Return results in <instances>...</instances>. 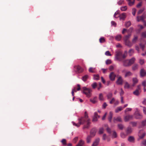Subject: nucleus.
I'll use <instances>...</instances> for the list:
<instances>
[{
    "instance_id": "nucleus-32",
    "label": "nucleus",
    "mask_w": 146,
    "mask_h": 146,
    "mask_svg": "<svg viewBox=\"0 0 146 146\" xmlns=\"http://www.w3.org/2000/svg\"><path fill=\"white\" fill-rule=\"evenodd\" d=\"M138 39V37L136 36H135L134 38L132 40V42L133 43H135L137 41Z\"/></svg>"
},
{
    "instance_id": "nucleus-47",
    "label": "nucleus",
    "mask_w": 146,
    "mask_h": 146,
    "mask_svg": "<svg viewBox=\"0 0 146 146\" xmlns=\"http://www.w3.org/2000/svg\"><path fill=\"white\" fill-rule=\"evenodd\" d=\"M138 67V65L137 64H135L132 67V69L133 70L137 69Z\"/></svg>"
},
{
    "instance_id": "nucleus-2",
    "label": "nucleus",
    "mask_w": 146,
    "mask_h": 146,
    "mask_svg": "<svg viewBox=\"0 0 146 146\" xmlns=\"http://www.w3.org/2000/svg\"><path fill=\"white\" fill-rule=\"evenodd\" d=\"M135 60L134 58H133L130 60H126L123 61V65L124 66L127 67L131 66L133 64Z\"/></svg>"
},
{
    "instance_id": "nucleus-28",
    "label": "nucleus",
    "mask_w": 146,
    "mask_h": 146,
    "mask_svg": "<svg viewBox=\"0 0 146 146\" xmlns=\"http://www.w3.org/2000/svg\"><path fill=\"white\" fill-rule=\"evenodd\" d=\"M84 141L81 140L79 141L78 144L76 145V146H82L84 144Z\"/></svg>"
},
{
    "instance_id": "nucleus-27",
    "label": "nucleus",
    "mask_w": 146,
    "mask_h": 146,
    "mask_svg": "<svg viewBox=\"0 0 146 146\" xmlns=\"http://www.w3.org/2000/svg\"><path fill=\"white\" fill-rule=\"evenodd\" d=\"M89 71L92 73H95L96 72V69L95 68L90 67L89 69Z\"/></svg>"
},
{
    "instance_id": "nucleus-36",
    "label": "nucleus",
    "mask_w": 146,
    "mask_h": 146,
    "mask_svg": "<svg viewBox=\"0 0 146 146\" xmlns=\"http://www.w3.org/2000/svg\"><path fill=\"white\" fill-rule=\"evenodd\" d=\"M115 38L117 40H120L121 38V35H117L115 37Z\"/></svg>"
},
{
    "instance_id": "nucleus-31",
    "label": "nucleus",
    "mask_w": 146,
    "mask_h": 146,
    "mask_svg": "<svg viewBox=\"0 0 146 146\" xmlns=\"http://www.w3.org/2000/svg\"><path fill=\"white\" fill-rule=\"evenodd\" d=\"M128 135L127 134L123 132H121L120 133L121 137L122 138H125L126 137V136Z\"/></svg>"
},
{
    "instance_id": "nucleus-46",
    "label": "nucleus",
    "mask_w": 146,
    "mask_h": 146,
    "mask_svg": "<svg viewBox=\"0 0 146 146\" xmlns=\"http://www.w3.org/2000/svg\"><path fill=\"white\" fill-rule=\"evenodd\" d=\"M133 84H134L133 85V86H134L135 84L137 82L138 80L136 78H133Z\"/></svg>"
},
{
    "instance_id": "nucleus-12",
    "label": "nucleus",
    "mask_w": 146,
    "mask_h": 146,
    "mask_svg": "<svg viewBox=\"0 0 146 146\" xmlns=\"http://www.w3.org/2000/svg\"><path fill=\"white\" fill-rule=\"evenodd\" d=\"M113 121L114 123L116 121L118 122H122V118L120 116H118L117 117H114L113 119Z\"/></svg>"
},
{
    "instance_id": "nucleus-59",
    "label": "nucleus",
    "mask_w": 146,
    "mask_h": 146,
    "mask_svg": "<svg viewBox=\"0 0 146 146\" xmlns=\"http://www.w3.org/2000/svg\"><path fill=\"white\" fill-rule=\"evenodd\" d=\"M124 3V1L123 0H120L118 2V4L119 5H121Z\"/></svg>"
},
{
    "instance_id": "nucleus-26",
    "label": "nucleus",
    "mask_w": 146,
    "mask_h": 146,
    "mask_svg": "<svg viewBox=\"0 0 146 146\" xmlns=\"http://www.w3.org/2000/svg\"><path fill=\"white\" fill-rule=\"evenodd\" d=\"M123 109L122 107L120 106L117 108L115 110V112L116 113H118L119 111H121Z\"/></svg>"
},
{
    "instance_id": "nucleus-3",
    "label": "nucleus",
    "mask_w": 146,
    "mask_h": 146,
    "mask_svg": "<svg viewBox=\"0 0 146 146\" xmlns=\"http://www.w3.org/2000/svg\"><path fill=\"white\" fill-rule=\"evenodd\" d=\"M83 93L86 95L87 97H90L91 96L92 90L86 87H83Z\"/></svg>"
},
{
    "instance_id": "nucleus-16",
    "label": "nucleus",
    "mask_w": 146,
    "mask_h": 146,
    "mask_svg": "<svg viewBox=\"0 0 146 146\" xmlns=\"http://www.w3.org/2000/svg\"><path fill=\"white\" fill-rule=\"evenodd\" d=\"M140 74L141 77H143L146 75V72L143 68H142L141 70Z\"/></svg>"
},
{
    "instance_id": "nucleus-53",
    "label": "nucleus",
    "mask_w": 146,
    "mask_h": 146,
    "mask_svg": "<svg viewBox=\"0 0 146 146\" xmlns=\"http://www.w3.org/2000/svg\"><path fill=\"white\" fill-rule=\"evenodd\" d=\"M141 36L143 38L146 37V31L143 32L142 33Z\"/></svg>"
},
{
    "instance_id": "nucleus-54",
    "label": "nucleus",
    "mask_w": 146,
    "mask_h": 146,
    "mask_svg": "<svg viewBox=\"0 0 146 146\" xmlns=\"http://www.w3.org/2000/svg\"><path fill=\"white\" fill-rule=\"evenodd\" d=\"M105 54L107 56H111V54L108 51H106L105 53Z\"/></svg>"
},
{
    "instance_id": "nucleus-42",
    "label": "nucleus",
    "mask_w": 146,
    "mask_h": 146,
    "mask_svg": "<svg viewBox=\"0 0 146 146\" xmlns=\"http://www.w3.org/2000/svg\"><path fill=\"white\" fill-rule=\"evenodd\" d=\"M130 87V85L127 82H126L125 83L124 88H129Z\"/></svg>"
},
{
    "instance_id": "nucleus-29",
    "label": "nucleus",
    "mask_w": 146,
    "mask_h": 146,
    "mask_svg": "<svg viewBox=\"0 0 146 146\" xmlns=\"http://www.w3.org/2000/svg\"><path fill=\"white\" fill-rule=\"evenodd\" d=\"M132 75V73L130 71H128L125 73V77L130 76Z\"/></svg>"
},
{
    "instance_id": "nucleus-63",
    "label": "nucleus",
    "mask_w": 146,
    "mask_h": 146,
    "mask_svg": "<svg viewBox=\"0 0 146 146\" xmlns=\"http://www.w3.org/2000/svg\"><path fill=\"white\" fill-rule=\"evenodd\" d=\"M135 48L136 50H137L138 52H139V46L137 45H136L135 46Z\"/></svg>"
},
{
    "instance_id": "nucleus-18",
    "label": "nucleus",
    "mask_w": 146,
    "mask_h": 146,
    "mask_svg": "<svg viewBox=\"0 0 146 146\" xmlns=\"http://www.w3.org/2000/svg\"><path fill=\"white\" fill-rule=\"evenodd\" d=\"M131 36V34H129L127 35H125L124 36L123 38V39L124 40V42L128 41L129 40V39L130 37Z\"/></svg>"
},
{
    "instance_id": "nucleus-24",
    "label": "nucleus",
    "mask_w": 146,
    "mask_h": 146,
    "mask_svg": "<svg viewBox=\"0 0 146 146\" xmlns=\"http://www.w3.org/2000/svg\"><path fill=\"white\" fill-rule=\"evenodd\" d=\"M113 116V113L111 111H110L109 113V115L108 118V119L110 122H111V119Z\"/></svg>"
},
{
    "instance_id": "nucleus-51",
    "label": "nucleus",
    "mask_w": 146,
    "mask_h": 146,
    "mask_svg": "<svg viewBox=\"0 0 146 146\" xmlns=\"http://www.w3.org/2000/svg\"><path fill=\"white\" fill-rule=\"evenodd\" d=\"M142 126H144L146 125V119L143 121L141 122Z\"/></svg>"
},
{
    "instance_id": "nucleus-15",
    "label": "nucleus",
    "mask_w": 146,
    "mask_h": 146,
    "mask_svg": "<svg viewBox=\"0 0 146 146\" xmlns=\"http://www.w3.org/2000/svg\"><path fill=\"white\" fill-rule=\"evenodd\" d=\"M100 140V139L99 138L96 139L92 144V146H97Z\"/></svg>"
},
{
    "instance_id": "nucleus-37",
    "label": "nucleus",
    "mask_w": 146,
    "mask_h": 146,
    "mask_svg": "<svg viewBox=\"0 0 146 146\" xmlns=\"http://www.w3.org/2000/svg\"><path fill=\"white\" fill-rule=\"evenodd\" d=\"M94 78L95 80H98L99 79V76L98 75H94Z\"/></svg>"
},
{
    "instance_id": "nucleus-11",
    "label": "nucleus",
    "mask_w": 146,
    "mask_h": 146,
    "mask_svg": "<svg viewBox=\"0 0 146 146\" xmlns=\"http://www.w3.org/2000/svg\"><path fill=\"white\" fill-rule=\"evenodd\" d=\"M96 131L97 129L96 128H93L91 130L90 135L92 137H94L95 135Z\"/></svg>"
},
{
    "instance_id": "nucleus-56",
    "label": "nucleus",
    "mask_w": 146,
    "mask_h": 146,
    "mask_svg": "<svg viewBox=\"0 0 146 146\" xmlns=\"http://www.w3.org/2000/svg\"><path fill=\"white\" fill-rule=\"evenodd\" d=\"M113 137V138H116L117 137V134L116 132L114 131L113 132L112 135Z\"/></svg>"
},
{
    "instance_id": "nucleus-52",
    "label": "nucleus",
    "mask_w": 146,
    "mask_h": 146,
    "mask_svg": "<svg viewBox=\"0 0 146 146\" xmlns=\"http://www.w3.org/2000/svg\"><path fill=\"white\" fill-rule=\"evenodd\" d=\"M140 47L142 48V50H143L145 48V45L141 43L139 44Z\"/></svg>"
},
{
    "instance_id": "nucleus-23",
    "label": "nucleus",
    "mask_w": 146,
    "mask_h": 146,
    "mask_svg": "<svg viewBox=\"0 0 146 146\" xmlns=\"http://www.w3.org/2000/svg\"><path fill=\"white\" fill-rule=\"evenodd\" d=\"M97 97H94L93 99H91L90 100V101L93 104L96 103L97 101Z\"/></svg>"
},
{
    "instance_id": "nucleus-39",
    "label": "nucleus",
    "mask_w": 146,
    "mask_h": 146,
    "mask_svg": "<svg viewBox=\"0 0 146 146\" xmlns=\"http://www.w3.org/2000/svg\"><path fill=\"white\" fill-rule=\"evenodd\" d=\"M134 51L133 49H130L129 51V53L130 56H131L133 53Z\"/></svg>"
},
{
    "instance_id": "nucleus-33",
    "label": "nucleus",
    "mask_w": 146,
    "mask_h": 146,
    "mask_svg": "<svg viewBox=\"0 0 146 146\" xmlns=\"http://www.w3.org/2000/svg\"><path fill=\"white\" fill-rule=\"evenodd\" d=\"M89 76L88 75H86L83 76L82 77V80L84 82L86 81Z\"/></svg>"
},
{
    "instance_id": "nucleus-43",
    "label": "nucleus",
    "mask_w": 146,
    "mask_h": 146,
    "mask_svg": "<svg viewBox=\"0 0 146 146\" xmlns=\"http://www.w3.org/2000/svg\"><path fill=\"white\" fill-rule=\"evenodd\" d=\"M127 51H125L123 54L122 58L123 59L125 58L127 56Z\"/></svg>"
},
{
    "instance_id": "nucleus-1",
    "label": "nucleus",
    "mask_w": 146,
    "mask_h": 146,
    "mask_svg": "<svg viewBox=\"0 0 146 146\" xmlns=\"http://www.w3.org/2000/svg\"><path fill=\"white\" fill-rule=\"evenodd\" d=\"M78 123H76L74 122H72L73 125L77 127H79L81 124H83L86 123L87 124L84 125L83 129L88 128L91 123L90 120L88 118V114L87 112L85 111L84 113V115L83 117L78 119Z\"/></svg>"
},
{
    "instance_id": "nucleus-61",
    "label": "nucleus",
    "mask_w": 146,
    "mask_h": 146,
    "mask_svg": "<svg viewBox=\"0 0 146 146\" xmlns=\"http://www.w3.org/2000/svg\"><path fill=\"white\" fill-rule=\"evenodd\" d=\"M115 101V99L114 98H112L110 102V103L111 104L113 103Z\"/></svg>"
},
{
    "instance_id": "nucleus-7",
    "label": "nucleus",
    "mask_w": 146,
    "mask_h": 146,
    "mask_svg": "<svg viewBox=\"0 0 146 146\" xmlns=\"http://www.w3.org/2000/svg\"><path fill=\"white\" fill-rule=\"evenodd\" d=\"M141 92L140 86L138 85L137 88L133 92V94L134 95L138 96L139 95Z\"/></svg>"
},
{
    "instance_id": "nucleus-48",
    "label": "nucleus",
    "mask_w": 146,
    "mask_h": 146,
    "mask_svg": "<svg viewBox=\"0 0 146 146\" xmlns=\"http://www.w3.org/2000/svg\"><path fill=\"white\" fill-rule=\"evenodd\" d=\"M61 142L63 145H66V140L65 139H63Z\"/></svg>"
},
{
    "instance_id": "nucleus-30",
    "label": "nucleus",
    "mask_w": 146,
    "mask_h": 146,
    "mask_svg": "<svg viewBox=\"0 0 146 146\" xmlns=\"http://www.w3.org/2000/svg\"><path fill=\"white\" fill-rule=\"evenodd\" d=\"M118 128L122 130L124 128V125L122 124H119L117 125Z\"/></svg>"
},
{
    "instance_id": "nucleus-38",
    "label": "nucleus",
    "mask_w": 146,
    "mask_h": 146,
    "mask_svg": "<svg viewBox=\"0 0 146 146\" xmlns=\"http://www.w3.org/2000/svg\"><path fill=\"white\" fill-rule=\"evenodd\" d=\"M99 99L100 100H104L103 94L102 93L99 94Z\"/></svg>"
},
{
    "instance_id": "nucleus-49",
    "label": "nucleus",
    "mask_w": 146,
    "mask_h": 146,
    "mask_svg": "<svg viewBox=\"0 0 146 146\" xmlns=\"http://www.w3.org/2000/svg\"><path fill=\"white\" fill-rule=\"evenodd\" d=\"M92 88L95 89L97 86V84L96 82H94L92 84Z\"/></svg>"
},
{
    "instance_id": "nucleus-22",
    "label": "nucleus",
    "mask_w": 146,
    "mask_h": 146,
    "mask_svg": "<svg viewBox=\"0 0 146 146\" xmlns=\"http://www.w3.org/2000/svg\"><path fill=\"white\" fill-rule=\"evenodd\" d=\"M90 135H88L86 138V142L87 143H90L91 142V138L92 137Z\"/></svg>"
},
{
    "instance_id": "nucleus-5",
    "label": "nucleus",
    "mask_w": 146,
    "mask_h": 146,
    "mask_svg": "<svg viewBox=\"0 0 146 146\" xmlns=\"http://www.w3.org/2000/svg\"><path fill=\"white\" fill-rule=\"evenodd\" d=\"M122 53L120 51H119L116 54L115 58L116 59L119 61H122L123 58H122Z\"/></svg>"
},
{
    "instance_id": "nucleus-20",
    "label": "nucleus",
    "mask_w": 146,
    "mask_h": 146,
    "mask_svg": "<svg viewBox=\"0 0 146 146\" xmlns=\"http://www.w3.org/2000/svg\"><path fill=\"white\" fill-rule=\"evenodd\" d=\"M124 42L125 44L129 47H130L132 46L133 45V44L129 40Z\"/></svg>"
},
{
    "instance_id": "nucleus-64",
    "label": "nucleus",
    "mask_w": 146,
    "mask_h": 146,
    "mask_svg": "<svg viewBox=\"0 0 146 146\" xmlns=\"http://www.w3.org/2000/svg\"><path fill=\"white\" fill-rule=\"evenodd\" d=\"M143 111L144 114L146 115V108L145 107H143Z\"/></svg>"
},
{
    "instance_id": "nucleus-40",
    "label": "nucleus",
    "mask_w": 146,
    "mask_h": 146,
    "mask_svg": "<svg viewBox=\"0 0 146 146\" xmlns=\"http://www.w3.org/2000/svg\"><path fill=\"white\" fill-rule=\"evenodd\" d=\"M131 24L130 22L129 21L127 22V23H125V26L126 27H128L131 25Z\"/></svg>"
},
{
    "instance_id": "nucleus-55",
    "label": "nucleus",
    "mask_w": 146,
    "mask_h": 146,
    "mask_svg": "<svg viewBox=\"0 0 146 146\" xmlns=\"http://www.w3.org/2000/svg\"><path fill=\"white\" fill-rule=\"evenodd\" d=\"M111 63V60L108 59L107 60L106 62V64H109Z\"/></svg>"
},
{
    "instance_id": "nucleus-6",
    "label": "nucleus",
    "mask_w": 146,
    "mask_h": 146,
    "mask_svg": "<svg viewBox=\"0 0 146 146\" xmlns=\"http://www.w3.org/2000/svg\"><path fill=\"white\" fill-rule=\"evenodd\" d=\"M134 115L137 119H141L143 117L142 115L140 114L139 110L137 109H136V110L134 113Z\"/></svg>"
},
{
    "instance_id": "nucleus-9",
    "label": "nucleus",
    "mask_w": 146,
    "mask_h": 146,
    "mask_svg": "<svg viewBox=\"0 0 146 146\" xmlns=\"http://www.w3.org/2000/svg\"><path fill=\"white\" fill-rule=\"evenodd\" d=\"M123 83V80L121 76H119L116 81L117 84L118 85H121Z\"/></svg>"
},
{
    "instance_id": "nucleus-25",
    "label": "nucleus",
    "mask_w": 146,
    "mask_h": 146,
    "mask_svg": "<svg viewBox=\"0 0 146 146\" xmlns=\"http://www.w3.org/2000/svg\"><path fill=\"white\" fill-rule=\"evenodd\" d=\"M128 140L130 142H133L134 141V138L133 136H130L129 137Z\"/></svg>"
},
{
    "instance_id": "nucleus-60",
    "label": "nucleus",
    "mask_w": 146,
    "mask_h": 146,
    "mask_svg": "<svg viewBox=\"0 0 146 146\" xmlns=\"http://www.w3.org/2000/svg\"><path fill=\"white\" fill-rule=\"evenodd\" d=\"M144 9H140V10H139V11L138 12V13H137L138 14H139L142 13L144 11Z\"/></svg>"
},
{
    "instance_id": "nucleus-35",
    "label": "nucleus",
    "mask_w": 146,
    "mask_h": 146,
    "mask_svg": "<svg viewBox=\"0 0 146 146\" xmlns=\"http://www.w3.org/2000/svg\"><path fill=\"white\" fill-rule=\"evenodd\" d=\"M104 131V129L103 128L101 127V128H100L99 131H98V133L100 134H101L103 133Z\"/></svg>"
},
{
    "instance_id": "nucleus-45",
    "label": "nucleus",
    "mask_w": 146,
    "mask_h": 146,
    "mask_svg": "<svg viewBox=\"0 0 146 146\" xmlns=\"http://www.w3.org/2000/svg\"><path fill=\"white\" fill-rule=\"evenodd\" d=\"M105 41V39L104 38L101 37L99 39V41L100 43L104 42Z\"/></svg>"
},
{
    "instance_id": "nucleus-34",
    "label": "nucleus",
    "mask_w": 146,
    "mask_h": 146,
    "mask_svg": "<svg viewBox=\"0 0 146 146\" xmlns=\"http://www.w3.org/2000/svg\"><path fill=\"white\" fill-rule=\"evenodd\" d=\"M113 96L112 94L111 93H109L107 96L108 99H110Z\"/></svg>"
},
{
    "instance_id": "nucleus-17",
    "label": "nucleus",
    "mask_w": 146,
    "mask_h": 146,
    "mask_svg": "<svg viewBox=\"0 0 146 146\" xmlns=\"http://www.w3.org/2000/svg\"><path fill=\"white\" fill-rule=\"evenodd\" d=\"M145 135V133L143 132L142 131H140L139 134V135L140 138L141 139L143 138Z\"/></svg>"
},
{
    "instance_id": "nucleus-4",
    "label": "nucleus",
    "mask_w": 146,
    "mask_h": 146,
    "mask_svg": "<svg viewBox=\"0 0 146 146\" xmlns=\"http://www.w3.org/2000/svg\"><path fill=\"white\" fill-rule=\"evenodd\" d=\"M74 70L76 73H80L83 71V69L80 66H74Z\"/></svg>"
},
{
    "instance_id": "nucleus-10",
    "label": "nucleus",
    "mask_w": 146,
    "mask_h": 146,
    "mask_svg": "<svg viewBox=\"0 0 146 146\" xmlns=\"http://www.w3.org/2000/svg\"><path fill=\"white\" fill-rule=\"evenodd\" d=\"M116 76L113 72H111L109 75V78L110 80L111 81H113L115 80Z\"/></svg>"
},
{
    "instance_id": "nucleus-14",
    "label": "nucleus",
    "mask_w": 146,
    "mask_h": 146,
    "mask_svg": "<svg viewBox=\"0 0 146 146\" xmlns=\"http://www.w3.org/2000/svg\"><path fill=\"white\" fill-rule=\"evenodd\" d=\"M136 18L137 21L139 22L140 21H141L143 22V20H144V19L145 18V17L143 15L138 16Z\"/></svg>"
},
{
    "instance_id": "nucleus-62",
    "label": "nucleus",
    "mask_w": 146,
    "mask_h": 146,
    "mask_svg": "<svg viewBox=\"0 0 146 146\" xmlns=\"http://www.w3.org/2000/svg\"><path fill=\"white\" fill-rule=\"evenodd\" d=\"M107 138V136L105 134H104L103 136L102 137V139L104 140H105Z\"/></svg>"
},
{
    "instance_id": "nucleus-8",
    "label": "nucleus",
    "mask_w": 146,
    "mask_h": 146,
    "mask_svg": "<svg viewBox=\"0 0 146 146\" xmlns=\"http://www.w3.org/2000/svg\"><path fill=\"white\" fill-rule=\"evenodd\" d=\"M133 117V115H128L124 117V120L125 122H127L129 120L131 119Z\"/></svg>"
},
{
    "instance_id": "nucleus-57",
    "label": "nucleus",
    "mask_w": 146,
    "mask_h": 146,
    "mask_svg": "<svg viewBox=\"0 0 146 146\" xmlns=\"http://www.w3.org/2000/svg\"><path fill=\"white\" fill-rule=\"evenodd\" d=\"M132 110V109L130 108H127L125 110V112L126 113L127 111H130Z\"/></svg>"
},
{
    "instance_id": "nucleus-50",
    "label": "nucleus",
    "mask_w": 146,
    "mask_h": 146,
    "mask_svg": "<svg viewBox=\"0 0 146 146\" xmlns=\"http://www.w3.org/2000/svg\"><path fill=\"white\" fill-rule=\"evenodd\" d=\"M136 12V9L135 8H133L132 10V14L133 15L135 16Z\"/></svg>"
},
{
    "instance_id": "nucleus-44",
    "label": "nucleus",
    "mask_w": 146,
    "mask_h": 146,
    "mask_svg": "<svg viewBox=\"0 0 146 146\" xmlns=\"http://www.w3.org/2000/svg\"><path fill=\"white\" fill-rule=\"evenodd\" d=\"M119 15V12L117 11L115 13L114 15V17L115 18H117L118 17V16Z\"/></svg>"
},
{
    "instance_id": "nucleus-21",
    "label": "nucleus",
    "mask_w": 146,
    "mask_h": 146,
    "mask_svg": "<svg viewBox=\"0 0 146 146\" xmlns=\"http://www.w3.org/2000/svg\"><path fill=\"white\" fill-rule=\"evenodd\" d=\"M118 17H119L120 19L124 20L126 17L125 13H123L119 15L118 16Z\"/></svg>"
},
{
    "instance_id": "nucleus-19",
    "label": "nucleus",
    "mask_w": 146,
    "mask_h": 146,
    "mask_svg": "<svg viewBox=\"0 0 146 146\" xmlns=\"http://www.w3.org/2000/svg\"><path fill=\"white\" fill-rule=\"evenodd\" d=\"M126 134L128 135L131 133L132 132V129L130 127H127L126 130Z\"/></svg>"
},
{
    "instance_id": "nucleus-41",
    "label": "nucleus",
    "mask_w": 146,
    "mask_h": 146,
    "mask_svg": "<svg viewBox=\"0 0 146 146\" xmlns=\"http://www.w3.org/2000/svg\"><path fill=\"white\" fill-rule=\"evenodd\" d=\"M127 9V7L126 6H124L121 7L120 9L121 11H126Z\"/></svg>"
},
{
    "instance_id": "nucleus-13",
    "label": "nucleus",
    "mask_w": 146,
    "mask_h": 146,
    "mask_svg": "<svg viewBox=\"0 0 146 146\" xmlns=\"http://www.w3.org/2000/svg\"><path fill=\"white\" fill-rule=\"evenodd\" d=\"M99 117L100 116L98 115L97 113L95 112L94 116L92 120V121L93 122L97 121L98 118H99Z\"/></svg>"
},
{
    "instance_id": "nucleus-58",
    "label": "nucleus",
    "mask_w": 146,
    "mask_h": 146,
    "mask_svg": "<svg viewBox=\"0 0 146 146\" xmlns=\"http://www.w3.org/2000/svg\"><path fill=\"white\" fill-rule=\"evenodd\" d=\"M131 123L133 126H135L137 125V122H131Z\"/></svg>"
}]
</instances>
